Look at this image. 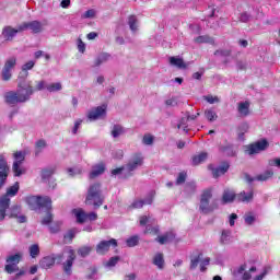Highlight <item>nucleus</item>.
<instances>
[{
    "label": "nucleus",
    "instance_id": "f257e3e1",
    "mask_svg": "<svg viewBox=\"0 0 280 280\" xmlns=\"http://www.w3.org/2000/svg\"><path fill=\"white\" fill-rule=\"evenodd\" d=\"M65 253H67V260L62 262V259H65ZM74 261L75 252L73 249H69L68 252H63L61 254H51L49 256H45L39 260V267L44 270H49V268H54L56 264H62V270L65 275L71 277V275H73Z\"/></svg>",
    "mask_w": 280,
    "mask_h": 280
},
{
    "label": "nucleus",
    "instance_id": "f03ea898",
    "mask_svg": "<svg viewBox=\"0 0 280 280\" xmlns=\"http://www.w3.org/2000/svg\"><path fill=\"white\" fill-rule=\"evenodd\" d=\"M34 95V89H28L27 91L18 88V91H9L4 94V102L9 106H16V104H25L30 102L31 97Z\"/></svg>",
    "mask_w": 280,
    "mask_h": 280
},
{
    "label": "nucleus",
    "instance_id": "7ed1b4c3",
    "mask_svg": "<svg viewBox=\"0 0 280 280\" xmlns=\"http://www.w3.org/2000/svg\"><path fill=\"white\" fill-rule=\"evenodd\" d=\"M105 197L102 194V184H92L88 189V195L85 198V205L94 207L95 210L100 209L104 205Z\"/></svg>",
    "mask_w": 280,
    "mask_h": 280
},
{
    "label": "nucleus",
    "instance_id": "20e7f679",
    "mask_svg": "<svg viewBox=\"0 0 280 280\" xmlns=\"http://www.w3.org/2000/svg\"><path fill=\"white\" fill-rule=\"evenodd\" d=\"M19 182H15L13 186L7 188L5 195L0 197V222H3V220H5V213L8 209H10V198L16 196V194H19Z\"/></svg>",
    "mask_w": 280,
    "mask_h": 280
},
{
    "label": "nucleus",
    "instance_id": "39448f33",
    "mask_svg": "<svg viewBox=\"0 0 280 280\" xmlns=\"http://www.w3.org/2000/svg\"><path fill=\"white\" fill-rule=\"evenodd\" d=\"M212 198H213V192L211 189L203 190V192L201 194L200 205H199V210L201 211V213H205L207 215L209 213H213V211L218 209L219 207L218 200L214 199L211 202V205L209 203Z\"/></svg>",
    "mask_w": 280,
    "mask_h": 280
},
{
    "label": "nucleus",
    "instance_id": "423d86ee",
    "mask_svg": "<svg viewBox=\"0 0 280 280\" xmlns=\"http://www.w3.org/2000/svg\"><path fill=\"white\" fill-rule=\"evenodd\" d=\"M144 158L141 153H136L125 165V178H130V176H135L136 170L142 167Z\"/></svg>",
    "mask_w": 280,
    "mask_h": 280
},
{
    "label": "nucleus",
    "instance_id": "0eeeda50",
    "mask_svg": "<svg viewBox=\"0 0 280 280\" xmlns=\"http://www.w3.org/2000/svg\"><path fill=\"white\" fill-rule=\"evenodd\" d=\"M26 202L33 211H36L37 209H51V197L33 196L28 197Z\"/></svg>",
    "mask_w": 280,
    "mask_h": 280
},
{
    "label": "nucleus",
    "instance_id": "6e6552de",
    "mask_svg": "<svg viewBox=\"0 0 280 280\" xmlns=\"http://www.w3.org/2000/svg\"><path fill=\"white\" fill-rule=\"evenodd\" d=\"M31 30L33 34H40L43 32V23L39 21L23 22L19 25V32Z\"/></svg>",
    "mask_w": 280,
    "mask_h": 280
},
{
    "label": "nucleus",
    "instance_id": "1a4fd4ad",
    "mask_svg": "<svg viewBox=\"0 0 280 280\" xmlns=\"http://www.w3.org/2000/svg\"><path fill=\"white\" fill-rule=\"evenodd\" d=\"M15 161L13 163V172L14 176H22V174H25V170L21 168V165H23V161H25V152L23 151H16L13 154Z\"/></svg>",
    "mask_w": 280,
    "mask_h": 280
},
{
    "label": "nucleus",
    "instance_id": "9d476101",
    "mask_svg": "<svg viewBox=\"0 0 280 280\" xmlns=\"http://www.w3.org/2000/svg\"><path fill=\"white\" fill-rule=\"evenodd\" d=\"M9 211V214L5 213V215L8 214L9 218L15 219L19 224H25V222H27V217L23 214L21 206L14 205Z\"/></svg>",
    "mask_w": 280,
    "mask_h": 280
},
{
    "label": "nucleus",
    "instance_id": "9b49d317",
    "mask_svg": "<svg viewBox=\"0 0 280 280\" xmlns=\"http://www.w3.org/2000/svg\"><path fill=\"white\" fill-rule=\"evenodd\" d=\"M27 75H30V72L22 69L18 77V89H22L23 91H30V89H34L32 81H27Z\"/></svg>",
    "mask_w": 280,
    "mask_h": 280
},
{
    "label": "nucleus",
    "instance_id": "f8f14e48",
    "mask_svg": "<svg viewBox=\"0 0 280 280\" xmlns=\"http://www.w3.org/2000/svg\"><path fill=\"white\" fill-rule=\"evenodd\" d=\"M112 246H114V248L117 247V240L112 238L109 241H101L96 245L97 255H106V253H108L110 250Z\"/></svg>",
    "mask_w": 280,
    "mask_h": 280
},
{
    "label": "nucleus",
    "instance_id": "ddd939ff",
    "mask_svg": "<svg viewBox=\"0 0 280 280\" xmlns=\"http://www.w3.org/2000/svg\"><path fill=\"white\" fill-rule=\"evenodd\" d=\"M102 117H106V105L92 108L88 112V119L90 121H97V119H102Z\"/></svg>",
    "mask_w": 280,
    "mask_h": 280
},
{
    "label": "nucleus",
    "instance_id": "4468645a",
    "mask_svg": "<svg viewBox=\"0 0 280 280\" xmlns=\"http://www.w3.org/2000/svg\"><path fill=\"white\" fill-rule=\"evenodd\" d=\"M268 148V140H260L254 144H249L246 149L247 154H259V152H264Z\"/></svg>",
    "mask_w": 280,
    "mask_h": 280
},
{
    "label": "nucleus",
    "instance_id": "2eb2a0df",
    "mask_svg": "<svg viewBox=\"0 0 280 280\" xmlns=\"http://www.w3.org/2000/svg\"><path fill=\"white\" fill-rule=\"evenodd\" d=\"M21 32L23 31H19V26L16 28H13L12 26H4L2 30V38H4L7 43H12V40H14V36Z\"/></svg>",
    "mask_w": 280,
    "mask_h": 280
},
{
    "label": "nucleus",
    "instance_id": "dca6fc26",
    "mask_svg": "<svg viewBox=\"0 0 280 280\" xmlns=\"http://www.w3.org/2000/svg\"><path fill=\"white\" fill-rule=\"evenodd\" d=\"M106 172V164L104 162H100L92 166V171L90 172L89 178L93 180V178H97V176H102Z\"/></svg>",
    "mask_w": 280,
    "mask_h": 280
},
{
    "label": "nucleus",
    "instance_id": "f3484780",
    "mask_svg": "<svg viewBox=\"0 0 280 280\" xmlns=\"http://www.w3.org/2000/svg\"><path fill=\"white\" fill-rule=\"evenodd\" d=\"M108 60H110V54L101 52L94 58L92 68L97 69V67H102V65H104L105 62H108Z\"/></svg>",
    "mask_w": 280,
    "mask_h": 280
},
{
    "label": "nucleus",
    "instance_id": "a211bd4d",
    "mask_svg": "<svg viewBox=\"0 0 280 280\" xmlns=\"http://www.w3.org/2000/svg\"><path fill=\"white\" fill-rule=\"evenodd\" d=\"M237 110L241 117L250 115V103L248 101L238 103Z\"/></svg>",
    "mask_w": 280,
    "mask_h": 280
},
{
    "label": "nucleus",
    "instance_id": "6ab92c4d",
    "mask_svg": "<svg viewBox=\"0 0 280 280\" xmlns=\"http://www.w3.org/2000/svg\"><path fill=\"white\" fill-rule=\"evenodd\" d=\"M176 235H174L173 232H166L164 235L159 236L155 238V242H159V244H170V242H174V238Z\"/></svg>",
    "mask_w": 280,
    "mask_h": 280
},
{
    "label": "nucleus",
    "instance_id": "aec40b11",
    "mask_svg": "<svg viewBox=\"0 0 280 280\" xmlns=\"http://www.w3.org/2000/svg\"><path fill=\"white\" fill-rule=\"evenodd\" d=\"M229 163H223L221 166L212 168L213 178H219V176L226 174V172H229Z\"/></svg>",
    "mask_w": 280,
    "mask_h": 280
},
{
    "label": "nucleus",
    "instance_id": "412c9836",
    "mask_svg": "<svg viewBox=\"0 0 280 280\" xmlns=\"http://www.w3.org/2000/svg\"><path fill=\"white\" fill-rule=\"evenodd\" d=\"M128 25L132 34H137V32H139V19H137V15L128 16Z\"/></svg>",
    "mask_w": 280,
    "mask_h": 280
},
{
    "label": "nucleus",
    "instance_id": "4be33fe9",
    "mask_svg": "<svg viewBox=\"0 0 280 280\" xmlns=\"http://www.w3.org/2000/svg\"><path fill=\"white\" fill-rule=\"evenodd\" d=\"M253 198H254V192L249 191H242L238 195H236V200L238 202H253Z\"/></svg>",
    "mask_w": 280,
    "mask_h": 280
},
{
    "label": "nucleus",
    "instance_id": "5701e85b",
    "mask_svg": "<svg viewBox=\"0 0 280 280\" xmlns=\"http://www.w3.org/2000/svg\"><path fill=\"white\" fill-rule=\"evenodd\" d=\"M207 159H209V153H207V152H201L197 155H194L191 159L192 165H200V163H205V161H207Z\"/></svg>",
    "mask_w": 280,
    "mask_h": 280
},
{
    "label": "nucleus",
    "instance_id": "b1692460",
    "mask_svg": "<svg viewBox=\"0 0 280 280\" xmlns=\"http://www.w3.org/2000/svg\"><path fill=\"white\" fill-rule=\"evenodd\" d=\"M237 196L235 192L231 190H224L222 196V205H229V202H233Z\"/></svg>",
    "mask_w": 280,
    "mask_h": 280
},
{
    "label": "nucleus",
    "instance_id": "393cba45",
    "mask_svg": "<svg viewBox=\"0 0 280 280\" xmlns=\"http://www.w3.org/2000/svg\"><path fill=\"white\" fill-rule=\"evenodd\" d=\"M54 174H56V166L43 168L42 173H40L42 180H44V182L49 180V177L54 176Z\"/></svg>",
    "mask_w": 280,
    "mask_h": 280
},
{
    "label": "nucleus",
    "instance_id": "a878e982",
    "mask_svg": "<svg viewBox=\"0 0 280 280\" xmlns=\"http://www.w3.org/2000/svg\"><path fill=\"white\" fill-rule=\"evenodd\" d=\"M170 65H172V67H177V69H187L183 58L170 57Z\"/></svg>",
    "mask_w": 280,
    "mask_h": 280
},
{
    "label": "nucleus",
    "instance_id": "bb28decb",
    "mask_svg": "<svg viewBox=\"0 0 280 280\" xmlns=\"http://www.w3.org/2000/svg\"><path fill=\"white\" fill-rule=\"evenodd\" d=\"M72 213H74L75 218H77V222L79 224H84V222H86V213L84 212V210L82 209H74L72 210Z\"/></svg>",
    "mask_w": 280,
    "mask_h": 280
},
{
    "label": "nucleus",
    "instance_id": "cd10ccee",
    "mask_svg": "<svg viewBox=\"0 0 280 280\" xmlns=\"http://www.w3.org/2000/svg\"><path fill=\"white\" fill-rule=\"evenodd\" d=\"M78 233H80V231L75 228L69 230L65 235H63V240L67 244H71V242H73V237H75V235H78Z\"/></svg>",
    "mask_w": 280,
    "mask_h": 280
},
{
    "label": "nucleus",
    "instance_id": "c85d7f7f",
    "mask_svg": "<svg viewBox=\"0 0 280 280\" xmlns=\"http://www.w3.org/2000/svg\"><path fill=\"white\" fill-rule=\"evenodd\" d=\"M21 259H23V254L22 253H18L15 255H11L7 258V264H13L15 266H19V264L21 262Z\"/></svg>",
    "mask_w": 280,
    "mask_h": 280
},
{
    "label": "nucleus",
    "instance_id": "c756f323",
    "mask_svg": "<svg viewBox=\"0 0 280 280\" xmlns=\"http://www.w3.org/2000/svg\"><path fill=\"white\" fill-rule=\"evenodd\" d=\"M154 266H158L160 270H163L165 266V259L163 258V254H156L153 258Z\"/></svg>",
    "mask_w": 280,
    "mask_h": 280
},
{
    "label": "nucleus",
    "instance_id": "7c9ffc66",
    "mask_svg": "<svg viewBox=\"0 0 280 280\" xmlns=\"http://www.w3.org/2000/svg\"><path fill=\"white\" fill-rule=\"evenodd\" d=\"M0 174H10V166L3 155H0Z\"/></svg>",
    "mask_w": 280,
    "mask_h": 280
},
{
    "label": "nucleus",
    "instance_id": "2f4dec72",
    "mask_svg": "<svg viewBox=\"0 0 280 280\" xmlns=\"http://www.w3.org/2000/svg\"><path fill=\"white\" fill-rule=\"evenodd\" d=\"M205 117L210 122L218 120V114L215 113V110H213L211 108L205 110Z\"/></svg>",
    "mask_w": 280,
    "mask_h": 280
},
{
    "label": "nucleus",
    "instance_id": "473e14b6",
    "mask_svg": "<svg viewBox=\"0 0 280 280\" xmlns=\"http://www.w3.org/2000/svg\"><path fill=\"white\" fill-rule=\"evenodd\" d=\"M16 67V57H10L5 60L3 69L12 71Z\"/></svg>",
    "mask_w": 280,
    "mask_h": 280
},
{
    "label": "nucleus",
    "instance_id": "72a5a7b5",
    "mask_svg": "<svg viewBox=\"0 0 280 280\" xmlns=\"http://www.w3.org/2000/svg\"><path fill=\"white\" fill-rule=\"evenodd\" d=\"M124 132V127L121 125H114L112 129V137H114V139H117V137H121Z\"/></svg>",
    "mask_w": 280,
    "mask_h": 280
},
{
    "label": "nucleus",
    "instance_id": "f704fd0d",
    "mask_svg": "<svg viewBox=\"0 0 280 280\" xmlns=\"http://www.w3.org/2000/svg\"><path fill=\"white\" fill-rule=\"evenodd\" d=\"M45 148H47V141L38 140L35 144V156H38V154H40Z\"/></svg>",
    "mask_w": 280,
    "mask_h": 280
},
{
    "label": "nucleus",
    "instance_id": "c9c22d12",
    "mask_svg": "<svg viewBox=\"0 0 280 280\" xmlns=\"http://www.w3.org/2000/svg\"><path fill=\"white\" fill-rule=\"evenodd\" d=\"M28 253L33 259H36L40 255V247H38V244H33L30 246Z\"/></svg>",
    "mask_w": 280,
    "mask_h": 280
},
{
    "label": "nucleus",
    "instance_id": "e433bc0d",
    "mask_svg": "<svg viewBox=\"0 0 280 280\" xmlns=\"http://www.w3.org/2000/svg\"><path fill=\"white\" fill-rule=\"evenodd\" d=\"M275 176V172L272 170H268L265 173L256 176V180L265 182L268 180L269 178H272Z\"/></svg>",
    "mask_w": 280,
    "mask_h": 280
},
{
    "label": "nucleus",
    "instance_id": "4c0bfd02",
    "mask_svg": "<svg viewBox=\"0 0 280 280\" xmlns=\"http://www.w3.org/2000/svg\"><path fill=\"white\" fill-rule=\"evenodd\" d=\"M231 230H223L221 233L220 243L221 244H229L231 242Z\"/></svg>",
    "mask_w": 280,
    "mask_h": 280
},
{
    "label": "nucleus",
    "instance_id": "58836bf2",
    "mask_svg": "<svg viewBox=\"0 0 280 280\" xmlns=\"http://www.w3.org/2000/svg\"><path fill=\"white\" fill-rule=\"evenodd\" d=\"M248 128L249 126L247 125V122H242L238 128H237V132H238V139H243L244 135H246V132H248Z\"/></svg>",
    "mask_w": 280,
    "mask_h": 280
},
{
    "label": "nucleus",
    "instance_id": "ea45409f",
    "mask_svg": "<svg viewBox=\"0 0 280 280\" xmlns=\"http://www.w3.org/2000/svg\"><path fill=\"white\" fill-rule=\"evenodd\" d=\"M91 250H93V247L82 246L78 249V255H80V257H89V255H91Z\"/></svg>",
    "mask_w": 280,
    "mask_h": 280
},
{
    "label": "nucleus",
    "instance_id": "a19ab883",
    "mask_svg": "<svg viewBox=\"0 0 280 280\" xmlns=\"http://www.w3.org/2000/svg\"><path fill=\"white\" fill-rule=\"evenodd\" d=\"M244 220H245V224H247V226H253V224H255L257 218H255V215H253V212H247L244 215Z\"/></svg>",
    "mask_w": 280,
    "mask_h": 280
},
{
    "label": "nucleus",
    "instance_id": "79ce46f5",
    "mask_svg": "<svg viewBox=\"0 0 280 280\" xmlns=\"http://www.w3.org/2000/svg\"><path fill=\"white\" fill-rule=\"evenodd\" d=\"M126 244L128 248H135V246L139 245V237L137 235H133L126 240Z\"/></svg>",
    "mask_w": 280,
    "mask_h": 280
},
{
    "label": "nucleus",
    "instance_id": "37998d69",
    "mask_svg": "<svg viewBox=\"0 0 280 280\" xmlns=\"http://www.w3.org/2000/svg\"><path fill=\"white\" fill-rule=\"evenodd\" d=\"M62 226L61 221H55L49 225L50 233H60V229Z\"/></svg>",
    "mask_w": 280,
    "mask_h": 280
},
{
    "label": "nucleus",
    "instance_id": "c03bdc74",
    "mask_svg": "<svg viewBox=\"0 0 280 280\" xmlns=\"http://www.w3.org/2000/svg\"><path fill=\"white\" fill-rule=\"evenodd\" d=\"M46 89L49 93H55L56 91H62V84L60 82L51 83L47 85Z\"/></svg>",
    "mask_w": 280,
    "mask_h": 280
},
{
    "label": "nucleus",
    "instance_id": "a18cd8bd",
    "mask_svg": "<svg viewBox=\"0 0 280 280\" xmlns=\"http://www.w3.org/2000/svg\"><path fill=\"white\" fill-rule=\"evenodd\" d=\"M195 43H199V44L209 43L211 45V44H213V39L209 35H201V36H198L197 38H195Z\"/></svg>",
    "mask_w": 280,
    "mask_h": 280
},
{
    "label": "nucleus",
    "instance_id": "49530a36",
    "mask_svg": "<svg viewBox=\"0 0 280 280\" xmlns=\"http://www.w3.org/2000/svg\"><path fill=\"white\" fill-rule=\"evenodd\" d=\"M1 78L3 82H10V80H12V70H7L5 68H2Z\"/></svg>",
    "mask_w": 280,
    "mask_h": 280
},
{
    "label": "nucleus",
    "instance_id": "de8ad7c7",
    "mask_svg": "<svg viewBox=\"0 0 280 280\" xmlns=\"http://www.w3.org/2000/svg\"><path fill=\"white\" fill-rule=\"evenodd\" d=\"M188 121H189V118H187V116L182 118L179 120V124L177 125L178 130H180V128H183L184 132H189V129L187 126Z\"/></svg>",
    "mask_w": 280,
    "mask_h": 280
},
{
    "label": "nucleus",
    "instance_id": "09e8293b",
    "mask_svg": "<svg viewBox=\"0 0 280 280\" xmlns=\"http://www.w3.org/2000/svg\"><path fill=\"white\" fill-rule=\"evenodd\" d=\"M47 213L46 217L43 218L42 220V224L47 225V224H51L52 220H54V214H51V209H46Z\"/></svg>",
    "mask_w": 280,
    "mask_h": 280
},
{
    "label": "nucleus",
    "instance_id": "8fccbe9b",
    "mask_svg": "<svg viewBox=\"0 0 280 280\" xmlns=\"http://www.w3.org/2000/svg\"><path fill=\"white\" fill-rule=\"evenodd\" d=\"M4 270L8 272V275H12L13 272H19V266L9 262L5 265Z\"/></svg>",
    "mask_w": 280,
    "mask_h": 280
},
{
    "label": "nucleus",
    "instance_id": "3c124183",
    "mask_svg": "<svg viewBox=\"0 0 280 280\" xmlns=\"http://www.w3.org/2000/svg\"><path fill=\"white\" fill-rule=\"evenodd\" d=\"M110 174L112 176H119V174H122V178H126V166L114 168Z\"/></svg>",
    "mask_w": 280,
    "mask_h": 280
},
{
    "label": "nucleus",
    "instance_id": "603ef678",
    "mask_svg": "<svg viewBox=\"0 0 280 280\" xmlns=\"http://www.w3.org/2000/svg\"><path fill=\"white\" fill-rule=\"evenodd\" d=\"M200 257H202V254H199L198 257L190 259V270H196L198 268V265L200 264Z\"/></svg>",
    "mask_w": 280,
    "mask_h": 280
},
{
    "label": "nucleus",
    "instance_id": "864d4df0",
    "mask_svg": "<svg viewBox=\"0 0 280 280\" xmlns=\"http://www.w3.org/2000/svg\"><path fill=\"white\" fill-rule=\"evenodd\" d=\"M143 199H136L129 206V209H143Z\"/></svg>",
    "mask_w": 280,
    "mask_h": 280
},
{
    "label": "nucleus",
    "instance_id": "5fc2aeb1",
    "mask_svg": "<svg viewBox=\"0 0 280 280\" xmlns=\"http://www.w3.org/2000/svg\"><path fill=\"white\" fill-rule=\"evenodd\" d=\"M119 259H121L119 256H114L109 258V260L106 262L107 268H114V266H117L119 262Z\"/></svg>",
    "mask_w": 280,
    "mask_h": 280
},
{
    "label": "nucleus",
    "instance_id": "6e6d98bb",
    "mask_svg": "<svg viewBox=\"0 0 280 280\" xmlns=\"http://www.w3.org/2000/svg\"><path fill=\"white\" fill-rule=\"evenodd\" d=\"M214 56H221L222 58H229L231 56V50L229 49H219L214 51Z\"/></svg>",
    "mask_w": 280,
    "mask_h": 280
},
{
    "label": "nucleus",
    "instance_id": "4d7b16f0",
    "mask_svg": "<svg viewBox=\"0 0 280 280\" xmlns=\"http://www.w3.org/2000/svg\"><path fill=\"white\" fill-rule=\"evenodd\" d=\"M154 196H156L155 191H151L145 198L144 200H142L143 205H152V202H154Z\"/></svg>",
    "mask_w": 280,
    "mask_h": 280
},
{
    "label": "nucleus",
    "instance_id": "13d9d810",
    "mask_svg": "<svg viewBox=\"0 0 280 280\" xmlns=\"http://www.w3.org/2000/svg\"><path fill=\"white\" fill-rule=\"evenodd\" d=\"M187 180V173L180 172L176 179V185H183Z\"/></svg>",
    "mask_w": 280,
    "mask_h": 280
},
{
    "label": "nucleus",
    "instance_id": "bf43d9fd",
    "mask_svg": "<svg viewBox=\"0 0 280 280\" xmlns=\"http://www.w3.org/2000/svg\"><path fill=\"white\" fill-rule=\"evenodd\" d=\"M250 272H257V267H252L248 271H245L243 273L242 279L243 280H250L253 278V276L250 275Z\"/></svg>",
    "mask_w": 280,
    "mask_h": 280
},
{
    "label": "nucleus",
    "instance_id": "052dcab7",
    "mask_svg": "<svg viewBox=\"0 0 280 280\" xmlns=\"http://www.w3.org/2000/svg\"><path fill=\"white\" fill-rule=\"evenodd\" d=\"M203 98L206 100V102H208V104H218L220 103V98L218 96H203Z\"/></svg>",
    "mask_w": 280,
    "mask_h": 280
},
{
    "label": "nucleus",
    "instance_id": "680f3d73",
    "mask_svg": "<svg viewBox=\"0 0 280 280\" xmlns=\"http://www.w3.org/2000/svg\"><path fill=\"white\" fill-rule=\"evenodd\" d=\"M8 173H0V189L5 186V183L8 180Z\"/></svg>",
    "mask_w": 280,
    "mask_h": 280
},
{
    "label": "nucleus",
    "instance_id": "e2e57ef3",
    "mask_svg": "<svg viewBox=\"0 0 280 280\" xmlns=\"http://www.w3.org/2000/svg\"><path fill=\"white\" fill-rule=\"evenodd\" d=\"M270 272V267H265L262 273L256 276L254 280H264V277Z\"/></svg>",
    "mask_w": 280,
    "mask_h": 280
},
{
    "label": "nucleus",
    "instance_id": "0e129e2a",
    "mask_svg": "<svg viewBox=\"0 0 280 280\" xmlns=\"http://www.w3.org/2000/svg\"><path fill=\"white\" fill-rule=\"evenodd\" d=\"M35 65H36V63H35L33 60H31V61L24 63V65L22 66V69H23L24 71H30V70L34 69V66H35Z\"/></svg>",
    "mask_w": 280,
    "mask_h": 280
},
{
    "label": "nucleus",
    "instance_id": "69168bd1",
    "mask_svg": "<svg viewBox=\"0 0 280 280\" xmlns=\"http://www.w3.org/2000/svg\"><path fill=\"white\" fill-rule=\"evenodd\" d=\"M80 126H82V119H77L74 122V127L72 128V135H78V130H80Z\"/></svg>",
    "mask_w": 280,
    "mask_h": 280
},
{
    "label": "nucleus",
    "instance_id": "338daca9",
    "mask_svg": "<svg viewBox=\"0 0 280 280\" xmlns=\"http://www.w3.org/2000/svg\"><path fill=\"white\" fill-rule=\"evenodd\" d=\"M95 16V10L91 9L88 10L83 15L82 19H93Z\"/></svg>",
    "mask_w": 280,
    "mask_h": 280
},
{
    "label": "nucleus",
    "instance_id": "774afa93",
    "mask_svg": "<svg viewBox=\"0 0 280 280\" xmlns=\"http://www.w3.org/2000/svg\"><path fill=\"white\" fill-rule=\"evenodd\" d=\"M269 165L271 167L275 166V165H276V167H280V159L276 158V159L269 160Z\"/></svg>",
    "mask_w": 280,
    "mask_h": 280
}]
</instances>
